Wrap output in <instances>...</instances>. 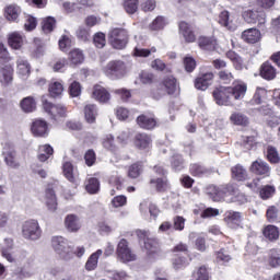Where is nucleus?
<instances>
[{"label": "nucleus", "instance_id": "1", "mask_svg": "<svg viewBox=\"0 0 280 280\" xmlns=\"http://www.w3.org/2000/svg\"><path fill=\"white\" fill-rule=\"evenodd\" d=\"M246 83L240 81L233 88L219 86L212 92L213 98L218 106H231V98L242 100L246 95Z\"/></svg>", "mask_w": 280, "mask_h": 280}, {"label": "nucleus", "instance_id": "2", "mask_svg": "<svg viewBox=\"0 0 280 280\" xmlns=\"http://www.w3.org/2000/svg\"><path fill=\"white\" fill-rule=\"evenodd\" d=\"M42 103L45 113H47L52 121H62L67 117V107L65 105L54 104L45 100V96H43Z\"/></svg>", "mask_w": 280, "mask_h": 280}, {"label": "nucleus", "instance_id": "3", "mask_svg": "<svg viewBox=\"0 0 280 280\" xmlns=\"http://www.w3.org/2000/svg\"><path fill=\"white\" fill-rule=\"evenodd\" d=\"M103 73L109 78V80H121L127 73L126 63L121 60L109 61L106 67L103 68Z\"/></svg>", "mask_w": 280, "mask_h": 280}, {"label": "nucleus", "instance_id": "4", "mask_svg": "<svg viewBox=\"0 0 280 280\" xmlns=\"http://www.w3.org/2000/svg\"><path fill=\"white\" fill-rule=\"evenodd\" d=\"M51 246L57 255L65 259V261H69L73 259V252H71V247L67 240L62 236H54L51 238Z\"/></svg>", "mask_w": 280, "mask_h": 280}, {"label": "nucleus", "instance_id": "5", "mask_svg": "<svg viewBox=\"0 0 280 280\" xmlns=\"http://www.w3.org/2000/svg\"><path fill=\"white\" fill-rule=\"evenodd\" d=\"M43 235V230H40V225L38 221L32 219L25 221L22 225V236L24 240H28L30 242H36Z\"/></svg>", "mask_w": 280, "mask_h": 280}, {"label": "nucleus", "instance_id": "6", "mask_svg": "<svg viewBox=\"0 0 280 280\" xmlns=\"http://www.w3.org/2000/svg\"><path fill=\"white\" fill-rule=\"evenodd\" d=\"M116 255L118 261H121V264H130V261L137 260V255L132 253V249H130V246L128 245V241L126 238L119 241L116 249Z\"/></svg>", "mask_w": 280, "mask_h": 280}, {"label": "nucleus", "instance_id": "7", "mask_svg": "<svg viewBox=\"0 0 280 280\" xmlns=\"http://www.w3.org/2000/svg\"><path fill=\"white\" fill-rule=\"evenodd\" d=\"M108 40L114 49H124L128 45V33L124 28H113L108 34Z\"/></svg>", "mask_w": 280, "mask_h": 280}, {"label": "nucleus", "instance_id": "8", "mask_svg": "<svg viewBox=\"0 0 280 280\" xmlns=\"http://www.w3.org/2000/svg\"><path fill=\"white\" fill-rule=\"evenodd\" d=\"M136 234L140 242V245L142 246L143 250L148 253V255L156 253V246H159V243L156 242V240L150 237V231L137 230Z\"/></svg>", "mask_w": 280, "mask_h": 280}, {"label": "nucleus", "instance_id": "9", "mask_svg": "<svg viewBox=\"0 0 280 280\" xmlns=\"http://www.w3.org/2000/svg\"><path fill=\"white\" fill-rule=\"evenodd\" d=\"M245 23H257L258 30L266 32V12L247 10L243 12Z\"/></svg>", "mask_w": 280, "mask_h": 280}, {"label": "nucleus", "instance_id": "10", "mask_svg": "<svg viewBox=\"0 0 280 280\" xmlns=\"http://www.w3.org/2000/svg\"><path fill=\"white\" fill-rule=\"evenodd\" d=\"M2 156L5 165L10 167V170H19L21 167V161H19V154L14 149H3Z\"/></svg>", "mask_w": 280, "mask_h": 280}, {"label": "nucleus", "instance_id": "11", "mask_svg": "<svg viewBox=\"0 0 280 280\" xmlns=\"http://www.w3.org/2000/svg\"><path fill=\"white\" fill-rule=\"evenodd\" d=\"M249 172L256 176H264V178L270 176V165L264 160H256L252 163Z\"/></svg>", "mask_w": 280, "mask_h": 280}, {"label": "nucleus", "instance_id": "12", "mask_svg": "<svg viewBox=\"0 0 280 280\" xmlns=\"http://www.w3.org/2000/svg\"><path fill=\"white\" fill-rule=\"evenodd\" d=\"M213 72H207L201 74L195 80V89L198 91H207L211 84H213Z\"/></svg>", "mask_w": 280, "mask_h": 280}, {"label": "nucleus", "instance_id": "13", "mask_svg": "<svg viewBox=\"0 0 280 280\" xmlns=\"http://www.w3.org/2000/svg\"><path fill=\"white\" fill-rule=\"evenodd\" d=\"M163 86L167 95H180V85L176 78L170 75L163 80Z\"/></svg>", "mask_w": 280, "mask_h": 280}, {"label": "nucleus", "instance_id": "14", "mask_svg": "<svg viewBox=\"0 0 280 280\" xmlns=\"http://www.w3.org/2000/svg\"><path fill=\"white\" fill-rule=\"evenodd\" d=\"M224 222L230 229H237L242 224V213L229 210L224 213Z\"/></svg>", "mask_w": 280, "mask_h": 280}, {"label": "nucleus", "instance_id": "15", "mask_svg": "<svg viewBox=\"0 0 280 280\" xmlns=\"http://www.w3.org/2000/svg\"><path fill=\"white\" fill-rule=\"evenodd\" d=\"M218 23L222 27L230 30V32H235V30H237V24H235V22L233 21V16H231V13H229V11H222L219 14Z\"/></svg>", "mask_w": 280, "mask_h": 280}, {"label": "nucleus", "instance_id": "16", "mask_svg": "<svg viewBox=\"0 0 280 280\" xmlns=\"http://www.w3.org/2000/svg\"><path fill=\"white\" fill-rule=\"evenodd\" d=\"M31 130L34 137H47V135H49V127L47 125V121L43 119H37L33 121Z\"/></svg>", "mask_w": 280, "mask_h": 280}, {"label": "nucleus", "instance_id": "17", "mask_svg": "<svg viewBox=\"0 0 280 280\" xmlns=\"http://www.w3.org/2000/svg\"><path fill=\"white\" fill-rule=\"evenodd\" d=\"M14 80V68L7 65L0 70V84L1 86H10Z\"/></svg>", "mask_w": 280, "mask_h": 280}, {"label": "nucleus", "instance_id": "18", "mask_svg": "<svg viewBox=\"0 0 280 280\" xmlns=\"http://www.w3.org/2000/svg\"><path fill=\"white\" fill-rule=\"evenodd\" d=\"M43 202H45L48 211H56V209H58V201L56 199V192L54 191V189H46Z\"/></svg>", "mask_w": 280, "mask_h": 280}, {"label": "nucleus", "instance_id": "19", "mask_svg": "<svg viewBox=\"0 0 280 280\" xmlns=\"http://www.w3.org/2000/svg\"><path fill=\"white\" fill-rule=\"evenodd\" d=\"M92 97L101 104H106V102L110 101V93L106 91V89L102 85H95L92 92Z\"/></svg>", "mask_w": 280, "mask_h": 280}, {"label": "nucleus", "instance_id": "20", "mask_svg": "<svg viewBox=\"0 0 280 280\" xmlns=\"http://www.w3.org/2000/svg\"><path fill=\"white\" fill-rule=\"evenodd\" d=\"M135 145L138 150H150L152 148V138L147 133H138L135 138Z\"/></svg>", "mask_w": 280, "mask_h": 280}, {"label": "nucleus", "instance_id": "21", "mask_svg": "<svg viewBox=\"0 0 280 280\" xmlns=\"http://www.w3.org/2000/svg\"><path fill=\"white\" fill-rule=\"evenodd\" d=\"M179 34L186 43H196V34H194L191 26L187 22L179 23Z\"/></svg>", "mask_w": 280, "mask_h": 280}, {"label": "nucleus", "instance_id": "22", "mask_svg": "<svg viewBox=\"0 0 280 280\" xmlns=\"http://www.w3.org/2000/svg\"><path fill=\"white\" fill-rule=\"evenodd\" d=\"M242 38L245 43L255 45V43H259V40H261V32L257 28H248L242 33Z\"/></svg>", "mask_w": 280, "mask_h": 280}, {"label": "nucleus", "instance_id": "23", "mask_svg": "<svg viewBox=\"0 0 280 280\" xmlns=\"http://www.w3.org/2000/svg\"><path fill=\"white\" fill-rule=\"evenodd\" d=\"M12 248H14V241H12V238H4V244L1 247V255L10 264L14 261V254H12Z\"/></svg>", "mask_w": 280, "mask_h": 280}, {"label": "nucleus", "instance_id": "24", "mask_svg": "<svg viewBox=\"0 0 280 280\" xmlns=\"http://www.w3.org/2000/svg\"><path fill=\"white\" fill-rule=\"evenodd\" d=\"M198 45L203 51H215L218 49V42L213 37H200Z\"/></svg>", "mask_w": 280, "mask_h": 280}, {"label": "nucleus", "instance_id": "25", "mask_svg": "<svg viewBox=\"0 0 280 280\" xmlns=\"http://www.w3.org/2000/svg\"><path fill=\"white\" fill-rule=\"evenodd\" d=\"M31 70L32 67L25 58L18 59V74L20 75V78H22V80H27V78H30Z\"/></svg>", "mask_w": 280, "mask_h": 280}, {"label": "nucleus", "instance_id": "26", "mask_svg": "<svg viewBox=\"0 0 280 280\" xmlns=\"http://www.w3.org/2000/svg\"><path fill=\"white\" fill-rule=\"evenodd\" d=\"M66 229L70 231L71 233H75L77 231H80V228L82 226L80 224V218L75 214H68L65 220Z\"/></svg>", "mask_w": 280, "mask_h": 280}, {"label": "nucleus", "instance_id": "27", "mask_svg": "<svg viewBox=\"0 0 280 280\" xmlns=\"http://www.w3.org/2000/svg\"><path fill=\"white\" fill-rule=\"evenodd\" d=\"M62 170L63 176L67 178V180H69V183H78V172L71 162L63 163Z\"/></svg>", "mask_w": 280, "mask_h": 280}, {"label": "nucleus", "instance_id": "28", "mask_svg": "<svg viewBox=\"0 0 280 280\" xmlns=\"http://www.w3.org/2000/svg\"><path fill=\"white\" fill-rule=\"evenodd\" d=\"M137 124L138 126H140V128H143L144 130H152L156 128V119L145 115L139 116L137 118Z\"/></svg>", "mask_w": 280, "mask_h": 280}, {"label": "nucleus", "instance_id": "29", "mask_svg": "<svg viewBox=\"0 0 280 280\" xmlns=\"http://www.w3.org/2000/svg\"><path fill=\"white\" fill-rule=\"evenodd\" d=\"M51 156H54V147H50L49 144L39 145L37 158L40 163L49 161Z\"/></svg>", "mask_w": 280, "mask_h": 280}, {"label": "nucleus", "instance_id": "30", "mask_svg": "<svg viewBox=\"0 0 280 280\" xmlns=\"http://www.w3.org/2000/svg\"><path fill=\"white\" fill-rule=\"evenodd\" d=\"M260 75L264 80H275L277 78V69L270 62H265L260 68Z\"/></svg>", "mask_w": 280, "mask_h": 280}, {"label": "nucleus", "instance_id": "31", "mask_svg": "<svg viewBox=\"0 0 280 280\" xmlns=\"http://www.w3.org/2000/svg\"><path fill=\"white\" fill-rule=\"evenodd\" d=\"M24 40L25 37L19 32H13L9 35V45L12 47V49H21V47H23Z\"/></svg>", "mask_w": 280, "mask_h": 280}, {"label": "nucleus", "instance_id": "32", "mask_svg": "<svg viewBox=\"0 0 280 280\" xmlns=\"http://www.w3.org/2000/svg\"><path fill=\"white\" fill-rule=\"evenodd\" d=\"M21 15V7L16 4H10L4 10V16L8 21H16Z\"/></svg>", "mask_w": 280, "mask_h": 280}, {"label": "nucleus", "instance_id": "33", "mask_svg": "<svg viewBox=\"0 0 280 280\" xmlns=\"http://www.w3.org/2000/svg\"><path fill=\"white\" fill-rule=\"evenodd\" d=\"M232 172V178H234V180H246V178L248 177V173L246 172V168H244V166H242V164H236L235 166H233L231 168Z\"/></svg>", "mask_w": 280, "mask_h": 280}, {"label": "nucleus", "instance_id": "34", "mask_svg": "<svg viewBox=\"0 0 280 280\" xmlns=\"http://www.w3.org/2000/svg\"><path fill=\"white\" fill-rule=\"evenodd\" d=\"M206 194L213 200V202H220L222 200V192L220 186L209 185L206 187Z\"/></svg>", "mask_w": 280, "mask_h": 280}, {"label": "nucleus", "instance_id": "35", "mask_svg": "<svg viewBox=\"0 0 280 280\" xmlns=\"http://www.w3.org/2000/svg\"><path fill=\"white\" fill-rule=\"evenodd\" d=\"M150 185H152V187H155L156 191L160 192L167 191V189H170V184L167 183L166 177L151 178Z\"/></svg>", "mask_w": 280, "mask_h": 280}, {"label": "nucleus", "instance_id": "36", "mask_svg": "<svg viewBox=\"0 0 280 280\" xmlns=\"http://www.w3.org/2000/svg\"><path fill=\"white\" fill-rule=\"evenodd\" d=\"M103 253L104 252L102 249H97L95 253H93L85 262V269L89 271L95 270V268H97L100 257H102Z\"/></svg>", "mask_w": 280, "mask_h": 280}, {"label": "nucleus", "instance_id": "37", "mask_svg": "<svg viewBox=\"0 0 280 280\" xmlns=\"http://www.w3.org/2000/svg\"><path fill=\"white\" fill-rule=\"evenodd\" d=\"M84 117L88 124H95V119L97 118V106L93 104H89L84 107Z\"/></svg>", "mask_w": 280, "mask_h": 280}, {"label": "nucleus", "instance_id": "38", "mask_svg": "<svg viewBox=\"0 0 280 280\" xmlns=\"http://www.w3.org/2000/svg\"><path fill=\"white\" fill-rule=\"evenodd\" d=\"M24 113H34L36 110V101L32 96H27L21 101L20 104Z\"/></svg>", "mask_w": 280, "mask_h": 280}, {"label": "nucleus", "instance_id": "39", "mask_svg": "<svg viewBox=\"0 0 280 280\" xmlns=\"http://www.w3.org/2000/svg\"><path fill=\"white\" fill-rule=\"evenodd\" d=\"M190 174L191 176H198L199 178H202V176H209L211 171L200 164H191Z\"/></svg>", "mask_w": 280, "mask_h": 280}, {"label": "nucleus", "instance_id": "40", "mask_svg": "<svg viewBox=\"0 0 280 280\" xmlns=\"http://www.w3.org/2000/svg\"><path fill=\"white\" fill-rule=\"evenodd\" d=\"M192 277L195 280H210L211 273L207 266H200L194 271Z\"/></svg>", "mask_w": 280, "mask_h": 280}, {"label": "nucleus", "instance_id": "41", "mask_svg": "<svg viewBox=\"0 0 280 280\" xmlns=\"http://www.w3.org/2000/svg\"><path fill=\"white\" fill-rule=\"evenodd\" d=\"M68 60L71 65H82L84 62V54L80 49H73L68 55Z\"/></svg>", "mask_w": 280, "mask_h": 280}, {"label": "nucleus", "instance_id": "42", "mask_svg": "<svg viewBox=\"0 0 280 280\" xmlns=\"http://www.w3.org/2000/svg\"><path fill=\"white\" fill-rule=\"evenodd\" d=\"M277 194V188L273 185H265L259 189L261 200H270Z\"/></svg>", "mask_w": 280, "mask_h": 280}, {"label": "nucleus", "instance_id": "43", "mask_svg": "<svg viewBox=\"0 0 280 280\" xmlns=\"http://www.w3.org/2000/svg\"><path fill=\"white\" fill-rule=\"evenodd\" d=\"M264 236L270 242L279 240V228L275 225H267L264 230Z\"/></svg>", "mask_w": 280, "mask_h": 280}, {"label": "nucleus", "instance_id": "44", "mask_svg": "<svg viewBox=\"0 0 280 280\" xmlns=\"http://www.w3.org/2000/svg\"><path fill=\"white\" fill-rule=\"evenodd\" d=\"M230 121L234 124V126H247L248 125V117H246L242 113H233L230 116Z\"/></svg>", "mask_w": 280, "mask_h": 280}, {"label": "nucleus", "instance_id": "45", "mask_svg": "<svg viewBox=\"0 0 280 280\" xmlns=\"http://www.w3.org/2000/svg\"><path fill=\"white\" fill-rule=\"evenodd\" d=\"M85 189L89 194H97L100 191V179L91 177L85 182Z\"/></svg>", "mask_w": 280, "mask_h": 280}, {"label": "nucleus", "instance_id": "46", "mask_svg": "<svg viewBox=\"0 0 280 280\" xmlns=\"http://www.w3.org/2000/svg\"><path fill=\"white\" fill-rule=\"evenodd\" d=\"M48 91L51 97H60L65 91V86L59 81H55L50 83Z\"/></svg>", "mask_w": 280, "mask_h": 280}, {"label": "nucleus", "instance_id": "47", "mask_svg": "<svg viewBox=\"0 0 280 280\" xmlns=\"http://www.w3.org/2000/svg\"><path fill=\"white\" fill-rule=\"evenodd\" d=\"M150 54H156V48L152 47L151 49L142 48L140 46H136L133 49V56L136 58H148Z\"/></svg>", "mask_w": 280, "mask_h": 280}, {"label": "nucleus", "instance_id": "48", "mask_svg": "<svg viewBox=\"0 0 280 280\" xmlns=\"http://www.w3.org/2000/svg\"><path fill=\"white\" fill-rule=\"evenodd\" d=\"M165 25H167V20L160 15L150 24V30H152V32H160V30L165 28Z\"/></svg>", "mask_w": 280, "mask_h": 280}, {"label": "nucleus", "instance_id": "49", "mask_svg": "<svg viewBox=\"0 0 280 280\" xmlns=\"http://www.w3.org/2000/svg\"><path fill=\"white\" fill-rule=\"evenodd\" d=\"M141 172H143V164L141 162H137L129 167L128 176L129 178H139V176H141Z\"/></svg>", "mask_w": 280, "mask_h": 280}, {"label": "nucleus", "instance_id": "50", "mask_svg": "<svg viewBox=\"0 0 280 280\" xmlns=\"http://www.w3.org/2000/svg\"><path fill=\"white\" fill-rule=\"evenodd\" d=\"M215 261L221 266L229 264V261H231V255H229V252L225 249H220L219 252H215Z\"/></svg>", "mask_w": 280, "mask_h": 280}, {"label": "nucleus", "instance_id": "51", "mask_svg": "<svg viewBox=\"0 0 280 280\" xmlns=\"http://www.w3.org/2000/svg\"><path fill=\"white\" fill-rule=\"evenodd\" d=\"M124 8L127 14H135L139 10V0H125Z\"/></svg>", "mask_w": 280, "mask_h": 280}, {"label": "nucleus", "instance_id": "52", "mask_svg": "<svg viewBox=\"0 0 280 280\" xmlns=\"http://www.w3.org/2000/svg\"><path fill=\"white\" fill-rule=\"evenodd\" d=\"M54 27H56V19L49 16L43 21L42 30L45 34L54 32Z\"/></svg>", "mask_w": 280, "mask_h": 280}, {"label": "nucleus", "instance_id": "53", "mask_svg": "<svg viewBox=\"0 0 280 280\" xmlns=\"http://www.w3.org/2000/svg\"><path fill=\"white\" fill-rule=\"evenodd\" d=\"M110 205L114 209L126 207L128 205V198L124 195L116 196L112 199Z\"/></svg>", "mask_w": 280, "mask_h": 280}, {"label": "nucleus", "instance_id": "54", "mask_svg": "<svg viewBox=\"0 0 280 280\" xmlns=\"http://www.w3.org/2000/svg\"><path fill=\"white\" fill-rule=\"evenodd\" d=\"M172 167L175 170V172H180L185 167V161L183 160V156L179 154H175L172 158Z\"/></svg>", "mask_w": 280, "mask_h": 280}, {"label": "nucleus", "instance_id": "55", "mask_svg": "<svg viewBox=\"0 0 280 280\" xmlns=\"http://www.w3.org/2000/svg\"><path fill=\"white\" fill-rule=\"evenodd\" d=\"M103 147L106 150H109V152H115L116 145H115V137L113 135H107L103 138Z\"/></svg>", "mask_w": 280, "mask_h": 280}, {"label": "nucleus", "instance_id": "56", "mask_svg": "<svg viewBox=\"0 0 280 280\" xmlns=\"http://www.w3.org/2000/svg\"><path fill=\"white\" fill-rule=\"evenodd\" d=\"M220 188L222 194V200H224L226 196H233V194L236 192L235 185L233 184H224V185H221Z\"/></svg>", "mask_w": 280, "mask_h": 280}, {"label": "nucleus", "instance_id": "57", "mask_svg": "<svg viewBox=\"0 0 280 280\" xmlns=\"http://www.w3.org/2000/svg\"><path fill=\"white\" fill-rule=\"evenodd\" d=\"M139 3L143 12H152L156 8L155 0H139Z\"/></svg>", "mask_w": 280, "mask_h": 280}, {"label": "nucleus", "instance_id": "58", "mask_svg": "<svg viewBox=\"0 0 280 280\" xmlns=\"http://www.w3.org/2000/svg\"><path fill=\"white\" fill-rule=\"evenodd\" d=\"M187 266H189V260H187V258H185V257L176 256L173 259V267L175 268V270H180L182 268H187Z\"/></svg>", "mask_w": 280, "mask_h": 280}, {"label": "nucleus", "instance_id": "59", "mask_svg": "<svg viewBox=\"0 0 280 280\" xmlns=\"http://www.w3.org/2000/svg\"><path fill=\"white\" fill-rule=\"evenodd\" d=\"M267 159L270 163H279V152H277V149L275 147L267 148Z\"/></svg>", "mask_w": 280, "mask_h": 280}, {"label": "nucleus", "instance_id": "60", "mask_svg": "<svg viewBox=\"0 0 280 280\" xmlns=\"http://www.w3.org/2000/svg\"><path fill=\"white\" fill-rule=\"evenodd\" d=\"M219 80H221L223 84H231V82L234 80V77L230 70H221L219 71Z\"/></svg>", "mask_w": 280, "mask_h": 280}, {"label": "nucleus", "instance_id": "61", "mask_svg": "<svg viewBox=\"0 0 280 280\" xmlns=\"http://www.w3.org/2000/svg\"><path fill=\"white\" fill-rule=\"evenodd\" d=\"M84 161L88 167H93L95 165V161H97V156L95 155V151L88 150L84 154Z\"/></svg>", "mask_w": 280, "mask_h": 280}, {"label": "nucleus", "instance_id": "62", "mask_svg": "<svg viewBox=\"0 0 280 280\" xmlns=\"http://www.w3.org/2000/svg\"><path fill=\"white\" fill-rule=\"evenodd\" d=\"M226 58H229V60H231V62H233L234 67H242V57H240V55H237V52L233 51V50H229L226 52Z\"/></svg>", "mask_w": 280, "mask_h": 280}, {"label": "nucleus", "instance_id": "63", "mask_svg": "<svg viewBox=\"0 0 280 280\" xmlns=\"http://www.w3.org/2000/svg\"><path fill=\"white\" fill-rule=\"evenodd\" d=\"M279 215V209L275 206H270L266 211V218L268 222H276L277 218Z\"/></svg>", "mask_w": 280, "mask_h": 280}, {"label": "nucleus", "instance_id": "64", "mask_svg": "<svg viewBox=\"0 0 280 280\" xmlns=\"http://www.w3.org/2000/svg\"><path fill=\"white\" fill-rule=\"evenodd\" d=\"M184 67L188 73H191L194 69H196V59L194 57H185L184 58Z\"/></svg>", "mask_w": 280, "mask_h": 280}]
</instances>
